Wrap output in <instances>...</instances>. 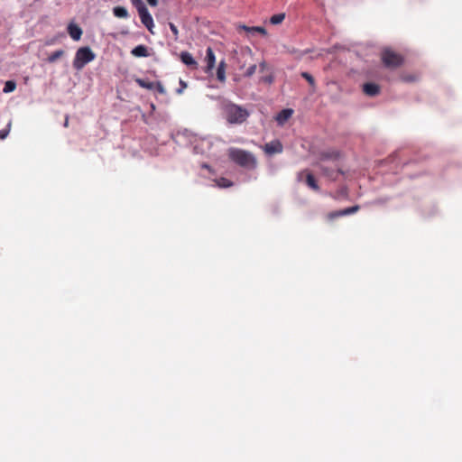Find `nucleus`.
Segmentation results:
<instances>
[{
	"label": "nucleus",
	"mask_w": 462,
	"mask_h": 462,
	"mask_svg": "<svg viewBox=\"0 0 462 462\" xmlns=\"http://www.w3.org/2000/svg\"><path fill=\"white\" fill-rule=\"evenodd\" d=\"M223 113L226 121L232 125H241L245 122L250 116L246 108L231 102L224 104Z\"/></svg>",
	"instance_id": "obj_1"
},
{
	"label": "nucleus",
	"mask_w": 462,
	"mask_h": 462,
	"mask_svg": "<svg viewBox=\"0 0 462 462\" xmlns=\"http://www.w3.org/2000/svg\"><path fill=\"white\" fill-rule=\"evenodd\" d=\"M228 156L231 161L243 168L253 170L257 165V161L254 155L245 150L230 148L228 150Z\"/></svg>",
	"instance_id": "obj_2"
},
{
	"label": "nucleus",
	"mask_w": 462,
	"mask_h": 462,
	"mask_svg": "<svg viewBox=\"0 0 462 462\" xmlns=\"http://www.w3.org/2000/svg\"><path fill=\"white\" fill-rule=\"evenodd\" d=\"M207 61V65L205 68V71L208 74V76L213 77L216 75L217 79L223 82L226 79V64L224 60H221L217 67H216V60H205Z\"/></svg>",
	"instance_id": "obj_3"
},
{
	"label": "nucleus",
	"mask_w": 462,
	"mask_h": 462,
	"mask_svg": "<svg viewBox=\"0 0 462 462\" xmlns=\"http://www.w3.org/2000/svg\"><path fill=\"white\" fill-rule=\"evenodd\" d=\"M303 178H305L306 184L313 190L319 191V187L317 183V180H315L313 174L309 170H303L300 171L297 175V179L299 181L303 180Z\"/></svg>",
	"instance_id": "obj_4"
},
{
	"label": "nucleus",
	"mask_w": 462,
	"mask_h": 462,
	"mask_svg": "<svg viewBox=\"0 0 462 462\" xmlns=\"http://www.w3.org/2000/svg\"><path fill=\"white\" fill-rule=\"evenodd\" d=\"M322 174L329 180H336L338 175H343L344 172L337 163H335L333 168L327 167L321 163L319 164Z\"/></svg>",
	"instance_id": "obj_5"
},
{
	"label": "nucleus",
	"mask_w": 462,
	"mask_h": 462,
	"mask_svg": "<svg viewBox=\"0 0 462 462\" xmlns=\"http://www.w3.org/2000/svg\"><path fill=\"white\" fill-rule=\"evenodd\" d=\"M341 158V152L336 149H328L319 153L320 162L326 161H331L337 162Z\"/></svg>",
	"instance_id": "obj_6"
},
{
	"label": "nucleus",
	"mask_w": 462,
	"mask_h": 462,
	"mask_svg": "<svg viewBox=\"0 0 462 462\" xmlns=\"http://www.w3.org/2000/svg\"><path fill=\"white\" fill-rule=\"evenodd\" d=\"M358 210H359V206H357V205L356 206H353V207L346 208H344V209H341V210H337V211L329 212L327 215V218H328V220L332 221V220H334L337 217H344V216L350 215V214H354V213L357 212Z\"/></svg>",
	"instance_id": "obj_7"
},
{
	"label": "nucleus",
	"mask_w": 462,
	"mask_h": 462,
	"mask_svg": "<svg viewBox=\"0 0 462 462\" xmlns=\"http://www.w3.org/2000/svg\"><path fill=\"white\" fill-rule=\"evenodd\" d=\"M263 150L267 154L272 155L275 153H281L283 150V147L280 141L274 140L265 143V145L263 146Z\"/></svg>",
	"instance_id": "obj_8"
},
{
	"label": "nucleus",
	"mask_w": 462,
	"mask_h": 462,
	"mask_svg": "<svg viewBox=\"0 0 462 462\" xmlns=\"http://www.w3.org/2000/svg\"><path fill=\"white\" fill-rule=\"evenodd\" d=\"M135 82L142 88H146V89H153V88H157L159 92L162 93L163 92V88L159 84V83H154V82H152V81H149L147 79H135Z\"/></svg>",
	"instance_id": "obj_9"
},
{
	"label": "nucleus",
	"mask_w": 462,
	"mask_h": 462,
	"mask_svg": "<svg viewBox=\"0 0 462 462\" xmlns=\"http://www.w3.org/2000/svg\"><path fill=\"white\" fill-rule=\"evenodd\" d=\"M141 21L143 24L150 31L152 32V27L153 26V20L152 15L149 14L147 7L143 10H142L139 13Z\"/></svg>",
	"instance_id": "obj_10"
},
{
	"label": "nucleus",
	"mask_w": 462,
	"mask_h": 462,
	"mask_svg": "<svg viewBox=\"0 0 462 462\" xmlns=\"http://www.w3.org/2000/svg\"><path fill=\"white\" fill-rule=\"evenodd\" d=\"M363 91L366 96L375 97L380 93V87L372 82L365 83L363 85Z\"/></svg>",
	"instance_id": "obj_11"
},
{
	"label": "nucleus",
	"mask_w": 462,
	"mask_h": 462,
	"mask_svg": "<svg viewBox=\"0 0 462 462\" xmlns=\"http://www.w3.org/2000/svg\"><path fill=\"white\" fill-rule=\"evenodd\" d=\"M68 32L69 36L75 41H79L82 35L81 28L75 23L69 24Z\"/></svg>",
	"instance_id": "obj_12"
},
{
	"label": "nucleus",
	"mask_w": 462,
	"mask_h": 462,
	"mask_svg": "<svg viewBox=\"0 0 462 462\" xmlns=\"http://www.w3.org/2000/svg\"><path fill=\"white\" fill-rule=\"evenodd\" d=\"M292 109H282L277 116L276 121L279 125H282L285 124L289 118L292 116Z\"/></svg>",
	"instance_id": "obj_13"
},
{
	"label": "nucleus",
	"mask_w": 462,
	"mask_h": 462,
	"mask_svg": "<svg viewBox=\"0 0 462 462\" xmlns=\"http://www.w3.org/2000/svg\"><path fill=\"white\" fill-rule=\"evenodd\" d=\"M240 28L242 30L245 31L246 32L250 33V34H254L255 32L261 33L263 35H266L267 34L265 28L262 27V26L249 27V26H246V25H241Z\"/></svg>",
	"instance_id": "obj_14"
},
{
	"label": "nucleus",
	"mask_w": 462,
	"mask_h": 462,
	"mask_svg": "<svg viewBox=\"0 0 462 462\" xmlns=\"http://www.w3.org/2000/svg\"><path fill=\"white\" fill-rule=\"evenodd\" d=\"M75 58H94V53L89 47H81L77 51Z\"/></svg>",
	"instance_id": "obj_15"
},
{
	"label": "nucleus",
	"mask_w": 462,
	"mask_h": 462,
	"mask_svg": "<svg viewBox=\"0 0 462 462\" xmlns=\"http://www.w3.org/2000/svg\"><path fill=\"white\" fill-rule=\"evenodd\" d=\"M131 54L136 57H146L148 56L147 47L144 45H138L131 51Z\"/></svg>",
	"instance_id": "obj_16"
},
{
	"label": "nucleus",
	"mask_w": 462,
	"mask_h": 462,
	"mask_svg": "<svg viewBox=\"0 0 462 462\" xmlns=\"http://www.w3.org/2000/svg\"><path fill=\"white\" fill-rule=\"evenodd\" d=\"M403 60H383V66L389 69H395L402 65Z\"/></svg>",
	"instance_id": "obj_17"
},
{
	"label": "nucleus",
	"mask_w": 462,
	"mask_h": 462,
	"mask_svg": "<svg viewBox=\"0 0 462 462\" xmlns=\"http://www.w3.org/2000/svg\"><path fill=\"white\" fill-rule=\"evenodd\" d=\"M113 13L115 16L118 18H126L128 16V12L125 7L124 6H116L113 9Z\"/></svg>",
	"instance_id": "obj_18"
},
{
	"label": "nucleus",
	"mask_w": 462,
	"mask_h": 462,
	"mask_svg": "<svg viewBox=\"0 0 462 462\" xmlns=\"http://www.w3.org/2000/svg\"><path fill=\"white\" fill-rule=\"evenodd\" d=\"M285 19V14L283 13H281V14H274L273 15L271 18H270V23L272 24H280L283 22V20Z\"/></svg>",
	"instance_id": "obj_19"
},
{
	"label": "nucleus",
	"mask_w": 462,
	"mask_h": 462,
	"mask_svg": "<svg viewBox=\"0 0 462 462\" xmlns=\"http://www.w3.org/2000/svg\"><path fill=\"white\" fill-rule=\"evenodd\" d=\"M216 182L219 188H229L233 186V182L230 180L223 177L217 180Z\"/></svg>",
	"instance_id": "obj_20"
},
{
	"label": "nucleus",
	"mask_w": 462,
	"mask_h": 462,
	"mask_svg": "<svg viewBox=\"0 0 462 462\" xmlns=\"http://www.w3.org/2000/svg\"><path fill=\"white\" fill-rule=\"evenodd\" d=\"M16 88V83L13 80H8L5 82L3 91L5 93H10L14 91Z\"/></svg>",
	"instance_id": "obj_21"
},
{
	"label": "nucleus",
	"mask_w": 462,
	"mask_h": 462,
	"mask_svg": "<svg viewBox=\"0 0 462 462\" xmlns=\"http://www.w3.org/2000/svg\"><path fill=\"white\" fill-rule=\"evenodd\" d=\"M91 60H74L73 61V67L77 69V70H79L81 69H83L86 64L90 61Z\"/></svg>",
	"instance_id": "obj_22"
},
{
	"label": "nucleus",
	"mask_w": 462,
	"mask_h": 462,
	"mask_svg": "<svg viewBox=\"0 0 462 462\" xmlns=\"http://www.w3.org/2000/svg\"><path fill=\"white\" fill-rule=\"evenodd\" d=\"M418 75L416 74H402L401 75V79L403 82H414L418 79Z\"/></svg>",
	"instance_id": "obj_23"
},
{
	"label": "nucleus",
	"mask_w": 462,
	"mask_h": 462,
	"mask_svg": "<svg viewBox=\"0 0 462 462\" xmlns=\"http://www.w3.org/2000/svg\"><path fill=\"white\" fill-rule=\"evenodd\" d=\"M132 5L137 9L138 13L146 8L143 0H130Z\"/></svg>",
	"instance_id": "obj_24"
},
{
	"label": "nucleus",
	"mask_w": 462,
	"mask_h": 462,
	"mask_svg": "<svg viewBox=\"0 0 462 462\" xmlns=\"http://www.w3.org/2000/svg\"><path fill=\"white\" fill-rule=\"evenodd\" d=\"M11 126H12V120H10L6 125V127L5 129H2L0 131V140H4L7 137V135L9 134V132H10V129H11Z\"/></svg>",
	"instance_id": "obj_25"
},
{
	"label": "nucleus",
	"mask_w": 462,
	"mask_h": 462,
	"mask_svg": "<svg viewBox=\"0 0 462 462\" xmlns=\"http://www.w3.org/2000/svg\"><path fill=\"white\" fill-rule=\"evenodd\" d=\"M381 58H386V59H389V58H399L393 51H392L391 49H384L383 51H382V57Z\"/></svg>",
	"instance_id": "obj_26"
},
{
	"label": "nucleus",
	"mask_w": 462,
	"mask_h": 462,
	"mask_svg": "<svg viewBox=\"0 0 462 462\" xmlns=\"http://www.w3.org/2000/svg\"><path fill=\"white\" fill-rule=\"evenodd\" d=\"M204 144H205V141H203V140L199 142V144H195L194 152L196 153H204L205 152V149L203 148Z\"/></svg>",
	"instance_id": "obj_27"
},
{
	"label": "nucleus",
	"mask_w": 462,
	"mask_h": 462,
	"mask_svg": "<svg viewBox=\"0 0 462 462\" xmlns=\"http://www.w3.org/2000/svg\"><path fill=\"white\" fill-rule=\"evenodd\" d=\"M301 76L310 83V86H315L314 78L310 74H309L308 72H302Z\"/></svg>",
	"instance_id": "obj_28"
},
{
	"label": "nucleus",
	"mask_w": 462,
	"mask_h": 462,
	"mask_svg": "<svg viewBox=\"0 0 462 462\" xmlns=\"http://www.w3.org/2000/svg\"><path fill=\"white\" fill-rule=\"evenodd\" d=\"M273 74H267V75H264L261 78V80L264 83H267V84H272L273 82Z\"/></svg>",
	"instance_id": "obj_29"
},
{
	"label": "nucleus",
	"mask_w": 462,
	"mask_h": 462,
	"mask_svg": "<svg viewBox=\"0 0 462 462\" xmlns=\"http://www.w3.org/2000/svg\"><path fill=\"white\" fill-rule=\"evenodd\" d=\"M64 54L63 51H54L49 58H60Z\"/></svg>",
	"instance_id": "obj_30"
},
{
	"label": "nucleus",
	"mask_w": 462,
	"mask_h": 462,
	"mask_svg": "<svg viewBox=\"0 0 462 462\" xmlns=\"http://www.w3.org/2000/svg\"><path fill=\"white\" fill-rule=\"evenodd\" d=\"M180 88L179 89H177V92L180 94L183 92V89L187 87V85L182 79H180Z\"/></svg>",
	"instance_id": "obj_31"
},
{
	"label": "nucleus",
	"mask_w": 462,
	"mask_h": 462,
	"mask_svg": "<svg viewBox=\"0 0 462 462\" xmlns=\"http://www.w3.org/2000/svg\"><path fill=\"white\" fill-rule=\"evenodd\" d=\"M206 58H215V55L213 53V51L210 47L207 48V56Z\"/></svg>",
	"instance_id": "obj_32"
},
{
	"label": "nucleus",
	"mask_w": 462,
	"mask_h": 462,
	"mask_svg": "<svg viewBox=\"0 0 462 462\" xmlns=\"http://www.w3.org/2000/svg\"><path fill=\"white\" fill-rule=\"evenodd\" d=\"M185 64L192 66L196 64V60H181Z\"/></svg>",
	"instance_id": "obj_33"
},
{
	"label": "nucleus",
	"mask_w": 462,
	"mask_h": 462,
	"mask_svg": "<svg viewBox=\"0 0 462 462\" xmlns=\"http://www.w3.org/2000/svg\"><path fill=\"white\" fill-rule=\"evenodd\" d=\"M147 3H148L151 6H155V5H157L158 0H147Z\"/></svg>",
	"instance_id": "obj_34"
},
{
	"label": "nucleus",
	"mask_w": 462,
	"mask_h": 462,
	"mask_svg": "<svg viewBox=\"0 0 462 462\" xmlns=\"http://www.w3.org/2000/svg\"><path fill=\"white\" fill-rule=\"evenodd\" d=\"M197 22H198V23H199V26L200 25L208 26L209 24V22L205 21V20H202V21L198 20Z\"/></svg>",
	"instance_id": "obj_35"
},
{
	"label": "nucleus",
	"mask_w": 462,
	"mask_h": 462,
	"mask_svg": "<svg viewBox=\"0 0 462 462\" xmlns=\"http://www.w3.org/2000/svg\"><path fill=\"white\" fill-rule=\"evenodd\" d=\"M180 58H183V59H186V58H192L191 55L188 52H182L180 54Z\"/></svg>",
	"instance_id": "obj_36"
},
{
	"label": "nucleus",
	"mask_w": 462,
	"mask_h": 462,
	"mask_svg": "<svg viewBox=\"0 0 462 462\" xmlns=\"http://www.w3.org/2000/svg\"><path fill=\"white\" fill-rule=\"evenodd\" d=\"M255 70V66H252L248 69L247 74L252 75Z\"/></svg>",
	"instance_id": "obj_37"
},
{
	"label": "nucleus",
	"mask_w": 462,
	"mask_h": 462,
	"mask_svg": "<svg viewBox=\"0 0 462 462\" xmlns=\"http://www.w3.org/2000/svg\"><path fill=\"white\" fill-rule=\"evenodd\" d=\"M63 125H64V127H69V116H65V120H64Z\"/></svg>",
	"instance_id": "obj_38"
},
{
	"label": "nucleus",
	"mask_w": 462,
	"mask_h": 462,
	"mask_svg": "<svg viewBox=\"0 0 462 462\" xmlns=\"http://www.w3.org/2000/svg\"><path fill=\"white\" fill-rule=\"evenodd\" d=\"M169 26H170L171 31L173 32V28H174L173 23L170 22Z\"/></svg>",
	"instance_id": "obj_39"
},
{
	"label": "nucleus",
	"mask_w": 462,
	"mask_h": 462,
	"mask_svg": "<svg viewBox=\"0 0 462 462\" xmlns=\"http://www.w3.org/2000/svg\"><path fill=\"white\" fill-rule=\"evenodd\" d=\"M261 66H262V68H263V67L265 66V62H264V61H263V62H262V63H261Z\"/></svg>",
	"instance_id": "obj_40"
}]
</instances>
